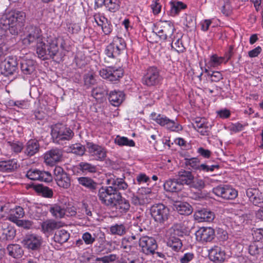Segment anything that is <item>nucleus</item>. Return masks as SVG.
Instances as JSON below:
<instances>
[{"label":"nucleus","instance_id":"obj_1","mask_svg":"<svg viewBox=\"0 0 263 263\" xmlns=\"http://www.w3.org/2000/svg\"><path fill=\"white\" fill-rule=\"evenodd\" d=\"M59 48L56 39H54L46 44L43 40L36 45V52L38 57L43 60L53 58L58 53Z\"/></svg>","mask_w":263,"mask_h":263},{"label":"nucleus","instance_id":"obj_2","mask_svg":"<svg viewBox=\"0 0 263 263\" xmlns=\"http://www.w3.org/2000/svg\"><path fill=\"white\" fill-rule=\"evenodd\" d=\"M51 136L55 142L63 144L65 141L71 139L74 133L70 128L62 124H57L52 128Z\"/></svg>","mask_w":263,"mask_h":263},{"label":"nucleus","instance_id":"obj_3","mask_svg":"<svg viewBox=\"0 0 263 263\" xmlns=\"http://www.w3.org/2000/svg\"><path fill=\"white\" fill-rule=\"evenodd\" d=\"M22 43L26 46L32 44L36 45L43 40V35L40 28L36 26H28L25 28L24 36L22 38Z\"/></svg>","mask_w":263,"mask_h":263},{"label":"nucleus","instance_id":"obj_4","mask_svg":"<svg viewBox=\"0 0 263 263\" xmlns=\"http://www.w3.org/2000/svg\"><path fill=\"white\" fill-rule=\"evenodd\" d=\"M0 25L6 29L13 35H17L22 29L24 24L22 17H1Z\"/></svg>","mask_w":263,"mask_h":263},{"label":"nucleus","instance_id":"obj_5","mask_svg":"<svg viewBox=\"0 0 263 263\" xmlns=\"http://www.w3.org/2000/svg\"><path fill=\"white\" fill-rule=\"evenodd\" d=\"M126 46V43L123 38L115 36L112 43L106 47L105 53L108 58L115 59L117 58L121 52L125 49Z\"/></svg>","mask_w":263,"mask_h":263},{"label":"nucleus","instance_id":"obj_6","mask_svg":"<svg viewBox=\"0 0 263 263\" xmlns=\"http://www.w3.org/2000/svg\"><path fill=\"white\" fill-rule=\"evenodd\" d=\"M151 118L160 126L171 131L178 132L182 129V126L178 122L170 119L165 116L152 113Z\"/></svg>","mask_w":263,"mask_h":263},{"label":"nucleus","instance_id":"obj_7","mask_svg":"<svg viewBox=\"0 0 263 263\" xmlns=\"http://www.w3.org/2000/svg\"><path fill=\"white\" fill-rule=\"evenodd\" d=\"M120 193H115L114 190L108 186L101 187L98 196L101 203L110 207L115 204V201L117 200Z\"/></svg>","mask_w":263,"mask_h":263},{"label":"nucleus","instance_id":"obj_8","mask_svg":"<svg viewBox=\"0 0 263 263\" xmlns=\"http://www.w3.org/2000/svg\"><path fill=\"white\" fill-rule=\"evenodd\" d=\"M150 211L155 221L161 223L167 220L170 214L169 209L162 203L154 204Z\"/></svg>","mask_w":263,"mask_h":263},{"label":"nucleus","instance_id":"obj_9","mask_svg":"<svg viewBox=\"0 0 263 263\" xmlns=\"http://www.w3.org/2000/svg\"><path fill=\"white\" fill-rule=\"evenodd\" d=\"M213 192L216 196L226 200H233L238 196V192L230 185H219L213 188Z\"/></svg>","mask_w":263,"mask_h":263},{"label":"nucleus","instance_id":"obj_10","mask_svg":"<svg viewBox=\"0 0 263 263\" xmlns=\"http://www.w3.org/2000/svg\"><path fill=\"white\" fill-rule=\"evenodd\" d=\"M22 243L26 248L36 251L41 248L43 238L41 236L36 234H28L24 237Z\"/></svg>","mask_w":263,"mask_h":263},{"label":"nucleus","instance_id":"obj_11","mask_svg":"<svg viewBox=\"0 0 263 263\" xmlns=\"http://www.w3.org/2000/svg\"><path fill=\"white\" fill-rule=\"evenodd\" d=\"M55 180L58 185L64 189H68L71 185L69 175L60 166H56L53 171Z\"/></svg>","mask_w":263,"mask_h":263},{"label":"nucleus","instance_id":"obj_12","mask_svg":"<svg viewBox=\"0 0 263 263\" xmlns=\"http://www.w3.org/2000/svg\"><path fill=\"white\" fill-rule=\"evenodd\" d=\"M161 79L158 69L155 67L147 68L142 78L143 84L148 86H154L159 83Z\"/></svg>","mask_w":263,"mask_h":263},{"label":"nucleus","instance_id":"obj_13","mask_svg":"<svg viewBox=\"0 0 263 263\" xmlns=\"http://www.w3.org/2000/svg\"><path fill=\"white\" fill-rule=\"evenodd\" d=\"M86 151L96 160L103 161L106 157L105 148L92 142L87 143Z\"/></svg>","mask_w":263,"mask_h":263},{"label":"nucleus","instance_id":"obj_14","mask_svg":"<svg viewBox=\"0 0 263 263\" xmlns=\"http://www.w3.org/2000/svg\"><path fill=\"white\" fill-rule=\"evenodd\" d=\"M139 246L142 251L145 254H153L157 248V244L155 239L147 236L140 237L139 241Z\"/></svg>","mask_w":263,"mask_h":263},{"label":"nucleus","instance_id":"obj_15","mask_svg":"<svg viewBox=\"0 0 263 263\" xmlns=\"http://www.w3.org/2000/svg\"><path fill=\"white\" fill-rule=\"evenodd\" d=\"M185 165L196 171H203L204 172H213L216 168H218V165H208L205 164H200L198 158L194 157L190 159H185Z\"/></svg>","mask_w":263,"mask_h":263},{"label":"nucleus","instance_id":"obj_16","mask_svg":"<svg viewBox=\"0 0 263 263\" xmlns=\"http://www.w3.org/2000/svg\"><path fill=\"white\" fill-rule=\"evenodd\" d=\"M17 65L18 63L15 58L9 57L1 63L2 73L7 76L14 74L17 72Z\"/></svg>","mask_w":263,"mask_h":263},{"label":"nucleus","instance_id":"obj_17","mask_svg":"<svg viewBox=\"0 0 263 263\" xmlns=\"http://www.w3.org/2000/svg\"><path fill=\"white\" fill-rule=\"evenodd\" d=\"M26 176L32 180L49 182L52 180L50 173L47 171H42L37 169H30L27 171Z\"/></svg>","mask_w":263,"mask_h":263},{"label":"nucleus","instance_id":"obj_18","mask_svg":"<svg viewBox=\"0 0 263 263\" xmlns=\"http://www.w3.org/2000/svg\"><path fill=\"white\" fill-rule=\"evenodd\" d=\"M195 236L199 242H210L214 238L215 231L210 227H201L196 232Z\"/></svg>","mask_w":263,"mask_h":263},{"label":"nucleus","instance_id":"obj_19","mask_svg":"<svg viewBox=\"0 0 263 263\" xmlns=\"http://www.w3.org/2000/svg\"><path fill=\"white\" fill-rule=\"evenodd\" d=\"M106 183L115 190V193H118L117 191L119 190H126L128 186L123 178L117 177L114 175L109 176Z\"/></svg>","mask_w":263,"mask_h":263},{"label":"nucleus","instance_id":"obj_20","mask_svg":"<svg viewBox=\"0 0 263 263\" xmlns=\"http://www.w3.org/2000/svg\"><path fill=\"white\" fill-rule=\"evenodd\" d=\"M210 259L215 263H221L226 258L224 250L220 246L215 245L208 250Z\"/></svg>","mask_w":263,"mask_h":263},{"label":"nucleus","instance_id":"obj_21","mask_svg":"<svg viewBox=\"0 0 263 263\" xmlns=\"http://www.w3.org/2000/svg\"><path fill=\"white\" fill-rule=\"evenodd\" d=\"M63 156L61 149L55 148L47 152L44 155L45 162L46 164L52 165L61 161Z\"/></svg>","mask_w":263,"mask_h":263},{"label":"nucleus","instance_id":"obj_22","mask_svg":"<svg viewBox=\"0 0 263 263\" xmlns=\"http://www.w3.org/2000/svg\"><path fill=\"white\" fill-rule=\"evenodd\" d=\"M246 194L254 205L260 207L263 205V195L257 190L249 189L246 191Z\"/></svg>","mask_w":263,"mask_h":263},{"label":"nucleus","instance_id":"obj_23","mask_svg":"<svg viewBox=\"0 0 263 263\" xmlns=\"http://www.w3.org/2000/svg\"><path fill=\"white\" fill-rule=\"evenodd\" d=\"M115 201V204L112 205L111 208H114L120 214H123L127 213L130 209V204L128 200L122 197L121 194L119 193Z\"/></svg>","mask_w":263,"mask_h":263},{"label":"nucleus","instance_id":"obj_24","mask_svg":"<svg viewBox=\"0 0 263 263\" xmlns=\"http://www.w3.org/2000/svg\"><path fill=\"white\" fill-rule=\"evenodd\" d=\"M120 3L121 0H95V5L97 7L104 5L108 11L112 12L119 9Z\"/></svg>","mask_w":263,"mask_h":263},{"label":"nucleus","instance_id":"obj_25","mask_svg":"<svg viewBox=\"0 0 263 263\" xmlns=\"http://www.w3.org/2000/svg\"><path fill=\"white\" fill-rule=\"evenodd\" d=\"M194 217L199 222H211L214 220L215 214L213 212L203 209L196 211L194 214Z\"/></svg>","mask_w":263,"mask_h":263},{"label":"nucleus","instance_id":"obj_26","mask_svg":"<svg viewBox=\"0 0 263 263\" xmlns=\"http://www.w3.org/2000/svg\"><path fill=\"white\" fill-rule=\"evenodd\" d=\"M92 206L86 202H82L81 206L78 209L77 218L79 219H85L90 221V217L92 216Z\"/></svg>","mask_w":263,"mask_h":263},{"label":"nucleus","instance_id":"obj_27","mask_svg":"<svg viewBox=\"0 0 263 263\" xmlns=\"http://www.w3.org/2000/svg\"><path fill=\"white\" fill-rule=\"evenodd\" d=\"M48 210L51 216L55 219H62L65 217L64 206L58 203L49 204Z\"/></svg>","mask_w":263,"mask_h":263},{"label":"nucleus","instance_id":"obj_28","mask_svg":"<svg viewBox=\"0 0 263 263\" xmlns=\"http://www.w3.org/2000/svg\"><path fill=\"white\" fill-rule=\"evenodd\" d=\"M63 226L62 223L53 219L44 221L41 225L42 231L44 233H49Z\"/></svg>","mask_w":263,"mask_h":263},{"label":"nucleus","instance_id":"obj_29","mask_svg":"<svg viewBox=\"0 0 263 263\" xmlns=\"http://www.w3.org/2000/svg\"><path fill=\"white\" fill-rule=\"evenodd\" d=\"M40 145L37 141L30 140L27 142L24 148V153L28 157H31L38 153Z\"/></svg>","mask_w":263,"mask_h":263},{"label":"nucleus","instance_id":"obj_30","mask_svg":"<svg viewBox=\"0 0 263 263\" xmlns=\"http://www.w3.org/2000/svg\"><path fill=\"white\" fill-rule=\"evenodd\" d=\"M125 95L122 91H111L109 94L108 100L114 106H119L124 101Z\"/></svg>","mask_w":263,"mask_h":263},{"label":"nucleus","instance_id":"obj_31","mask_svg":"<svg viewBox=\"0 0 263 263\" xmlns=\"http://www.w3.org/2000/svg\"><path fill=\"white\" fill-rule=\"evenodd\" d=\"M24 215L25 212L23 208L20 206H16L10 210L8 219L10 221L16 224Z\"/></svg>","mask_w":263,"mask_h":263},{"label":"nucleus","instance_id":"obj_32","mask_svg":"<svg viewBox=\"0 0 263 263\" xmlns=\"http://www.w3.org/2000/svg\"><path fill=\"white\" fill-rule=\"evenodd\" d=\"M177 179L182 186L183 184H191L193 182L194 177L191 172L181 170L178 172V178Z\"/></svg>","mask_w":263,"mask_h":263},{"label":"nucleus","instance_id":"obj_33","mask_svg":"<svg viewBox=\"0 0 263 263\" xmlns=\"http://www.w3.org/2000/svg\"><path fill=\"white\" fill-rule=\"evenodd\" d=\"M174 209L180 215H190L193 212L191 205L187 202H176L173 205Z\"/></svg>","mask_w":263,"mask_h":263},{"label":"nucleus","instance_id":"obj_34","mask_svg":"<svg viewBox=\"0 0 263 263\" xmlns=\"http://www.w3.org/2000/svg\"><path fill=\"white\" fill-rule=\"evenodd\" d=\"M15 235V231L7 224H4L0 227V237L3 240H12Z\"/></svg>","mask_w":263,"mask_h":263},{"label":"nucleus","instance_id":"obj_35","mask_svg":"<svg viewBox=\"0 0 263 263\" xmlns=\"http://www.w3.org/2000/svg\"><path fill=\"white\" fill-rule=\"evenodd\" d=\"M170 5V12L172 15H179L180 13L184 10L187 6L185 4L177 0H172L169 2Z\"/></svg>","mask_w":263,"mask_h":263},{"label":"nucleus","instance_id":"obj_36","mask_svg":"<svg viewBox=\"0 0 263 263\" xmlns=\"http://www.w3.org/2000/svg\"><path fill=\"white\" fill-rule=\"evenodd\" d=\"M167 246L173 251L178 252L182 247V242L178 237L166 236Z\"/></svg>","mask_w":263,"mask_h":263},{"label":"nucleus","instance_id":"obj_37","mask_svg":"<svg viewBox=\"0 0 263 263\" xmlns=\"http://www.w3.org/2000/svg\"><path fill=\"white\" fill-rule=\"evenodd\" d=\"M184 233L185 229L183 225L181 223H175L167 230L166 236H182Z\"/></svg>","mask_w":263,"mask_h":263},{"label":"nucleus","instance_id":"obj_38","mask_svg":"<svg viewBox=\"0 0 263 263\" xmlns=\"http://www.w3.org/2000/svg\"><path fill=\"white\" fill-rule=\"evenodd\" d=\"M163 187L165 191L170 192H177L182 189V186L177 179L167 180L164 183Z\"/></svg>","mask_w":263,"mask_h":263},{"label":"nucleus","instance_id":"obj_39","mask_svg":"<svg viewBox=\"0 0 263 263\" xmlns=\"http://www.w3.org/2000/svg\"><path fill=\"white\" fill-rule=\"evenodd\" d=\"M96 23L101 26L105 34H109L111 30V25L107 17H93Z\"/></svg>","mask_w":263,"mask_h":263},{"label":"nucleus","instance_id":"obj_40","mask_svg":"<svg viewBox=\"0 0 263 263\" xmlns=\"http://www.w3.org/2000/svg\"><path fill=\"white\" fill-rule=\"evenodd\" d=\"M28 214L31 218L35 220H40L44 216L42 208L36 204H33L29 207Z\"/></svg>","mask_w":263,"mask_h":263},{"label":"nucleus","instance_id":"obj_41","mask_svg":"<svg viewBox=\"0 0 263 263\" xmlns=\"http://www.w3.org/2000/svg\"><path fill=\"white\" fill-rule=\"evenodd\" d=\"M77 181L80 185L89 189L90 191L96 190L97 186V183L91 178L88 177H78Z\"/></svg>","mask_w":263,"mask_h":263},{"label":"nucleus","instance_id":"obj_42","mask_svg":"<svg viewBox=\"0 0 263 263\" xmlns=\"http://www.w3.org/2000/svg\"><path fill=\"white\" fill-rule=\"evenodd\" d=\"M17 167V161L15 159L0 161V171L1 172H11L15 170Z\"/></svg>","mask_w":263,"mask_h":263},{"label":"nucleus","instance_id":"obj_43","mask_svg":"<svg viewBox=\"0 0 263 263\" xmlns=\"http://www.w3.org/2000/svg\"><path fill=\"white\" fill-rule=\"evenodd\" d=\"M35 62L31 60H23L21 63V69L25 74H30L35 70Z\"/></svg>","mask_w":263,"mask_h":263},{"label":"nucleus","instance_id":"obj_44","mask_svg":"<svg viewBox=\"0 0 263 263\" xmlns=\"http://www.w3.org/2000/svg\"><path fill=\"white\" fill-rule=\"evenodd\" d=\"M35 191L40 195L46 198H51L53 196L52 189L42 184L35 185L34 187Z\"/></svg>","mask_w":263,"mask_h":263},{"label":"nucleus","instance_id":"obj_45","mask_svg":"<svg viewBox=\"0 0 263 263\" xmlns=\"http://www.w3.org/2000/svg\"><path fill=\"white\" fill-rule=\"evenodd\" d=\"M69 237L70 234L66 230L62 229L55 233L53 238L55 242L63 243L67 241Z\"/></svg>","mask_w":263,"mask_h":263},{"label":"nucleus","instance_id":"obj_46","mask_svg":"<svg viewBox=\"0 0 263 263\" xmlns=\"http://www.w3.org/2000/svg\"><path fill=\"white\" fill-rule=\"evenodd\" d=\"M158 28L161 29V31L167 33H173L174 27L171 22L170 21H162L158 22L156 24Z\"/></svg>","mask_w":263,"mask_h":263},{"label":"nucleus","instance_id":"obj_47","mask_svg":"<svg viewBox=\"0 0 263 263\" xmlns=\"http://www.w3.org/2000/svg\"><path fill=\"white\" fill-rule=\"evenodd\" d=\"M78 168L83 173H94L97 172V166L91 163L86 162H81L78 165Z\"/></svg>","mask_w":263,"mask_h":263},{"label":"nucleus","instance_id":"obj_48","mask_svg":"<svg viewBox=\"0 0 263 263\" xmlns=\"http://www.w3.org/2000/svg\"><path fill=\"white\" fill-rule=\"evenodd\" d=\"M198 124H193L194 128L201 135H208L210 132L211 126L208 122L203 123H198Z\"/></svg>","mask_w":263,"mask_h":263},{"label":"nucleus","instance_id":"obj_49","mask_svg":"<svg viewBox=\"0 0 263 263\" xmlns=\"http://www.w3.org/2000/svg\"><path fill=\"white\" fill-rule=\"evenodd\" d=\"M115 143L120 146H127L129 147H134L135 143L134 140L129 139L125 137H121L117 136L115 139Z\"/></svg>","mask_w":263,"mask_h":263},{"label":"nucleus","instance_id":"obj_50","mask_svg":"<svg viewBox=\"0 0 263 263\" xmlns=\"http://www.w3.org/2000/svg\"><path fill=\"white\" fill-rule=\"evenodd\" d=\"M111 72L109 75L108 81L111 82L116 81L119 80L123 75V72L121 68H111Z\"/></svg>","mask_w":263,"mask_h":263},{"label":"nucleus","instance_id":"obj_51","mask_svg":"<svg viewBox=\"0 0 263 263\" xmlns=\"http://www.w3.org/2000/svg\"><path fill=\"white\" fill-rule=\"evenodd\" d=\"M110 231L112 234L123 235L126 232V229L123 224H115L110 228Z\"/></svg>","mask_w":263,"mask_h":263},{"label":"nucleus","instance_id":"obj_52","mask_svg":"<svg viewBox=\"0 0 263 263\" xmlns=\"http://www.w3.org/2000/svg\"><path fill=\"white\" fill-rule=\"evenodd\" d=\"M118 259L116 254H111L102 257H97L95 259L96 263H111Z\"/></svg>","mask_w":263,"mask_h":263},{"label":"nucleus","instance_id":"obj_53","mask_svg":"<svg viewBox=\"0 0 263 263\" xmlns=\"http://www.w3.org/2000/svg\"><path fill=\"white\" fill-rule=\"evenodd\" d=\"M64 211L65 216L77 218L78 209L75 206L68 204L66 207L64 206Z\"/></svg>","mask_w":263,"mask_h":263},{"label":"nucleus","instance_id":"obj_54","mask_svg":"<svg viewBox=\"0 0 263 263\" xmlns=\"http://www.w3.org/2000/svg\"><path fill=\"white\" fill-rule=\"evenodd\" d=\"M143 259L137 253L128 254L125 260V263H143Z\"/></svg>","mask_w":263,"mask_h":263},{"label":"nucleus","instance_id":"obj_55","mask_svg":"<svg viewBox=\"0 0 263 263\" xmlns=\"http://www.w3.org/2000/svg\"><path fill=\"white\" fill-rule=\"evenodd\" d=\"M70 149L71 153L80 156H82L86 150V148L80 143L71 145Z\"/></svg>","mask_w":263,"mask_h":263},{"label":"nucleus","instance_id":"obj_56","mask_svg":"<svg viewBox=\"0 0 263 263\" xmlns=\"http://www.w3.org/2000/svg\"><path fill=\"white\" fill-rule=\"evenodd\" d=\"M7 105L10 107H15L14 108H24L27 106V102L24 100L14 101L10 100L7 102Z\"/></svg>","mask_w":263,"mask_h":263},{"label":"nucleus","instance_id":"obj_57","mask_svg":"<svg viewBox=\"0 0 263 263\" xmlns=\"http://www.w3.org/2000/svg\"><path fill=\"white\" fill-rule=\"evenodd\" d=\"M195 258V254L193 252H186L180 256L179 260L180 263H190Z\"/></svg>","mask_w":263,"mask_h":263},{"label":"nucleus","instance_id":"obj_58","mask_svg":"<svg viewBox=\"0 0 263 263\" xmlns=\"http://www.w3.org/2000/svg\"><path fill=\"white\" fill-rule=\"evenodd\" d=\"M131 238L133 240L139 239L140 237H142L140 233L143 231L142 229L138 225H133L131 227Z\"/></svg>","mask_w":263,"mask_h":263},{"label":"nucleus","instance_id":"obj_59","mask_svg":"<svg viewBox=\"0 0 263 263\" xmlns=\"http://www.w3.org/2000/svg\"><path fill=\"white\" fill-rule=\"evenodd\" d=\"M82 239L86 245H92L96 240V235L94 234L92 236L86 232L82 234Z\"/></svg>","mask_w":263,"mask_h":263},{"label":"nucleus","instance_id":"obj_60","mask_svg":"<svg viewBox=\"0 0 263 263\" xmlns=\"http://www.w3.org/2000/svg\"><path fill=\"white\" fill-rule=\"evenodd\" d=\"M136 181L137 182H135V184L142 185L144 183H146L147 185H148L149 183L151 182V180L145 174L140 173L136 176Z\"/></svg>","mask_w":263,"mask_h":263},{"label":"nucleus","instance_id":"obj_61","mask_svg":"<svg viewBox=\"0 0 263 263\" xmlns=\"http://www.w3.org/2000/svg\"><path fill=\"white\" fill-rule=\"evenodd\" d=\"M8 146L14 153H18L22 151L23 148V144L20 142H8Z\"/></svg>","mask_w":263,"mask_h":263},{"label":"nucleus","instance_id":"obj_62","mask_svg":"<svg viewBox=\"0 0 263 263\" xmlns=\"http://www.w3.org/2000/svg\"><path fill=\"white\" fill-rule=\"evenodd\" d=\"M224 58L222 57H218L216 54H214L211 56L210 61V64L211 66L216 67L220 65L222 63L224 62Z\"/></svg>","mask_w":263,"mask_h":263},{"label":"nucleus","instance_id":"obj_63","mask_svg":"<svg viewBox=\"0 0 263 263\" xmlns=\"http://www.w3.org/2000/svg\"><path fill=\"white\" fill-rule=\"evenodd\" d=\"M261 248L259 247L258 245L256 243H253L250 245L249 248V253L252 255L255 256L256 258L259 254Z\"/></svg>","mask_w":263,"mask_h":263},{"label":"nucleus","instance_id":"obj_64","mask_svg":"<svg viewBox=\"0 0 263 263\" xmlns=\"http://www.w3.org/2000/svg\"><path fill=\"white\" fill-rule=\"evenodd\" d=\"M162 6L160 0H153L151 4V8L154 15L158 14L161 10Z\"/></svg>","mask_w":263,"mask_h":263}]
</instances>
